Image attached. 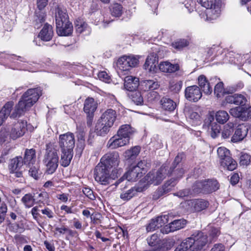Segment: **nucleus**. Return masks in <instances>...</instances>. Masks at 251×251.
Wrapping results in <instances>:
<instances>
[{
  "label": "nucleus",
  "mask_w": 251,
  "mask_h": 251,
  "mask_svg": "<svg viewBox=\"0 0 251 251\" xmlns=\"http://www.w3.org/2000/svg\"><path fill=\"white\" fill-rule=\"evenodd\" d=\"M138 63V59L134 56L124 55L118 60L117 65L121 71H129L135 67Z\"/></svg>",
  "instance_id": "nucleus-11"
},
{
  "label": "nucleus",
  "mask_w": 251,
  "mask_h": 251,
  "mask_svg": "<svg viewBox=\"0 0 251 251\" xmlns=\"http://www.w3.org/2000/svg\"><path fill=\"white\" fill-rule=\"evenodd\" d=\"M160 102L162 108L167 111H173L176 107V103L170 98L163 97L161 100Z\"/></svg>",
  "instance_id": "nucleus-35"
},
{
  "label": "nucleus",
  "mask_w": 251,
  "mask_h": 251,
  "mask_svg": "<svg viewBox=\"0 0 251 251\" xmlns=\"http://www.w3.org/2000/svg\"><path fill=\"white\" fill-rule=\"evenodd\" d=\"M167 176L166 165H163L157 171L148 173L145 178L148 183L158 185Z\"/></svg>",
  "instance_id": "nucleus-10"
},
{
  "label": "nucleus",
  "mask_w": 251,
  "mask_h": 251,
  "mask_svg": "<svg viewBox=\"0 0 251 251\" xmlns=\"http://www.w3.org/2000/svg\"><path fill=\"white\" fill-rule=\"evenodd\" d=\"M42 94V90L40 87L28 89L15 105L11 115L14 102L10 101L6 102L0 111V126L8 116L14 119L24 115L37 101Z\"/></svg>",
  "instance_id": "nucleus-1"
},
{
  "label": "nucleus",
  "mask_w": 251,
  "mask_h": 251,
  "mask_svg": "<svg viewBox=\"0 0 251 251\" xmlns=\"http://www.w3.org/2000/svg\"><path fill=\"white\" fill-rule=\"evenodd\" d=\"M216 121L221 124L226 123L229 118L228 113L225 110H219L215 114Z\"/></svg>",
  "instance_id": "nucleus-41"
},
{
  "label": "nucleus",
  "mask_w": 251,
  "mask_h": 251,
  "mask_svg": "<svg viewBox=\"0 0 251 251\" xmlns=\"http://www.w3.org/2000/svg\"><path fill=\"white\" fill-rule=\"evenodd\" d=\"M120 157L118 152H108L104 155L100 159V164L111 170L115 169L119 165Z\"/></svg>",
  "instance_id": "nucleus-9"
},
{
  "label": "nucleus",
  "mask_w": 251,
  "mask_h": 251,
  "mask_svg": "<svg viewBox=\"0 0 251 251\" xmlns=\"http://www.w3.org/2000/svg\"><path fill=\"white\" fill-rule=\"evenodd\" d=\"M134 132V128H132L129 125H124L120 126L117 131L118 136L126 137L129 140L131 136Z\"/></svg>",
  "instance_id": "nucleus-31"
},
{
  "label": "nucleus",
  "mask_w": 251,
  "mask_h": 251,
  "mask_svg": "<svg viewBox=\"0 0 251 251\" xmlns=\"http://www.w3.org/2000/svg\"><path fill=\"white\" fill-rule=\"evenodd\" d=\"M214 116L210 115L204 121L203 128L207 129L213 138H215L220 133L221 126L215 122H213Z\"/></svg>",
  "instance_id": "nucleus-13"
},
{
  "label": "nucleus",
  "mask_w": 251,
  "mask_h": 251,
  "mask_svg": "<svg viewBox=\"0 0 251 251\" xmlns=\"http://www.w3.org/2000/svg\"><path fill=\"white\" fill-rule=\"evenodd\" d=\"M36 16L34 19L35 27L39 28L42 23L45 21V14L41 11L35 12Z\"/></svg>",
  "instance_id": "nucleus-50"
},
{
  "label": "nucleus",
  "mask_w": 251,
  "mask_h": 251,
  "mask_svg": "<svg viewBox=\"0 0 251 251\" xmlns=\"http://www.w3.org/2000/svg\"><path fill=\"white\" fill-rule=\"evenodd\" d=\"M60 164L64 167H68L73 157V151H61Z\"/></svg>",
  "instance_id": "nucleus-36"
},
{
  "label": "nucleus",
  "mask_w": 251,
  "mask_h": 251,
  "mask_svg": "<svg viewBox=\"0 0 251 251\" xmlns=\"http://www.w3.org/2000/svg\"><path fill=\"white\" fill-rule=\"evenodd\" d=\"M251 162V156L246 153H242L240 157L239 164L247 166Z\"/></svg>",
  "instance_id": "nucleus-53"
},
{
  "label": "nucleus",
  "mask_w": 251,
  "mask_h": 251,
  "mask_svg": "<svg viewBox=\"0 0 251 251\" xmlns=\"http://www.w3.org/2000/svg\"><path fill=\"white\" fill-rule=\"evenodd\" d=\"M194 193L208 194L219 188V184L215 179H204L196 181L192 186Z\"/></svg>",
  "instance_id": "nucleus-5"
},
{
  "label": "nucleus",
  "mask_w": 251,
  "mask_h": 251,
  "mask_svg": "<svg viewBox=\"0 0 251 251\" xmlns=\"http://www.w3.org/2000/svg\"><path fill=\"white\" fill-rule=\"evenodd\" d=\"M87 24L81 19L78 18L75 22V27L77 33H81L87 27Z\"/></svg>",
  "instance_id": "nucleus-49"
},
{
  "label": "nucleus",
  "mask_w": 251,
  "mask_h": 251,
  "mask_svg": "<svg viewBox=\"0 0 251 251\" xmlns=\"http://www.w3.org/2000/svg\"><path fill=\"white\" fill-rule=\"evenodd\" d=\"M68 15L66 13V10L62 9L61 8H58L55 15L56 25H62V23L65 24L69 23Z\"/></svg>",
  "instance_id": "nucleus-32"
},
{
  "label": "nucleus",
  "mask_w": 251,
  "mask_h": 251,
  "mask_svg": "<svg viewBox=\"0 0 251 251\" xmlns=\"http://www.w3.org/2000/svg\"><path fill=\"white\" fill-rule=\"evenodd\" d=\"M129 141L126 137L118 136L117 133V135L110 139L107 146L111 149H114L126 145L129 143Z\"/></svg>",
  "instance_id": "nucleus-20"
},
{
  "label": "nucleus",
  "mask_w": 251,
  "mask_h": 251,
  "mask_svg": "<svg viewBox=\"0 0 251 251\" xmlns=\"http://www.w3.org/2000/svg\"><path fill=\"white\" fill-rule=\"evenodd\" d=\"M198 84L203 93L207 95L212 92V87L205 75H201L198 77Z\"/></svg>",
  "instance_id": "nucleus-25"
},
{
  "label": "nucleus",
  "mask_w": 251,
  "mask_h": 251,
  "mask_svg": "<svg viewBox=\"0 0 251 251\" xmlns=\"http://www.w3.org/2000/svg\"><path fill=\"white\" fill-rule=\"evenodd\" d=\"M189 45V41L185 39H179L172 43V46L177 50H181Z\"/></svg>",
  "instance_id": "nucleus-42"
},
{
  "label": "nucleus",
  "mask_w": 251,
  "mask_h": 251,
  "mask_svg": "<svg viewBox=\"0 0 251 251\" xmlns=\"http://www.w3.org/2000/svg\"><path fill=\"white\" fill-rule=\"evenodd\" d=\"M24 163L21 156H17L11 159L9 162L8 169L9 172H14L20 170Z\"/></svg>",
  "instance_id": "nucleus-28"
},
{
  "label": "nucleus",
  "mask_w": 251,
  "mask_h": 251,
  "mask_svg": "<svg viewBox=\"0 0 251 251\" xmlns=\"http://www.w3.org/2000/svg\"><path fill=\"white\" fill-rule=\"evenodd\" d=\"M61 151H73L75 145V139L74 134L70 132L61 134L58 141Z\"/></svg>",
  "instance_id": "nucleus-8"
},
{
  "label": "nucleus",
  "mask_w": 251,
  "mask_h": 251,
  "mask_svg": "<svg viewBox=\"0 0 251 251\" xmlns=\"http://www.w3.org/2000/svg\"><path fill=\"white\" fill-rule=\"evenodd\" d=\"M248 132V127L247 126L244 125L238 126L231 137V141L236 143L243 140L247 135Z\"/></svg>",
  "instance_id": "nucleus-19"
},
{
  "label": "nucleus",
  "mask_w": 251,
  "mask_h": 251,
  "mask_svg": "<svg viewBox=\"0 0 251 251\" xmlns=\"http://www.w3.org/2000/svg\"><path fill=\"white\" fill-rule=\"evenodd\" d=\"M148 164L147 161L143 160L139 161L136 165L134 166L139 172H144L145 173V172L146 171L147 168L148 167Z\"/></svg>",
  "instance_id": "nucleus-57"
},
{
  "label": "nucleus",
  "mask_w": 251,
  "mask_h": 251,
  "mask_svg": "<svg viewBox=\"0 0 251 251\" xmlns=\"http://www.w3.org/2000/svg\"><path fill=\"white\" fill-rule=\"evenodd\" d=\"M186 203L190 207L188 208L191 211H201L206 208L208 205V202L202 199L189 200Z\"/></svg>",
  "instance_id": "nucleus-17"
},
{
  "label": "nucleus",
  "mask_w": 251,
  "mask_h": 251,
  "mask_svg": "<svg viewBox=\"0 0 251 251\" xmlns=\"http://www.w3.org/2000/svg\"><path fill=\"white\" fill-rule=\"evenodd\" d=\"M198 2L200 3L202 6L206 9L212 7L214 3L213 0H198Z\"/></svg>",
  "instance_id": "nucleus-62"
},
{
  "label": "nucleus",
  "mask_w": 251,
  "mask_h": 251,
  "mask_svg": "<svg viewBox=\"0 0 251 251\" xmlns=\"http://www.w3.org/2000/svg\"><path fill=\"white\" fill-rule=\"evenodd\" d=\"M184 220H176L170 224V231H174L182 228L186 224Z\"/></svg>",
  "instance_id": "nucleus-46"
},
{
  "label": "nucleus",
  "mask_w": 251,
  "mask_h": 251,
  "mask_svg": "<svg viewBox=\"0 0 251 251\" xmlns=\"http://www.w3.org/2000/svg\"><path fill=\"white\" fill-rule=\"evenodd\" d=\"M183 158V154L178 153L176 156L171 166L169 168L166 166L167 176L173 177L167 181L162 188H158L153 195V199L157 200L160 197L169 192L181 178L184 173V170L181 163Z\"/></svg>",
  "instance_id": "nucleus-2"
},
{
  "label": "nucleus",
  "mask_w": 251,
  "mask_h": 251,
  "mask_svg": "<svg viewBox=\"0 0 251 251\" xmlns=\"http://www.w3.org/2000/svg\"><path fill=\"white\" fill-rule=\"evenodd\" d=\"M35 199L30 193L25 195L21 199V201L26 208L32 207L35 203Z\"/></svg>",
  "instance_id": "nucleus-38"
},
{
  "label": "nucleus",
  "mask_w": 251,
  "mask_h": 251,
  "mask_svg": "<svg viewBox=\"0 0 251 251\" xmlns=\"http://www.w3.org/2000/svg\"><path fill=\"white\" fill-rule=\"evenodd\" d=\"M129 97L132 101L137 105H142L143 103V97L139 91H134L131 92L129 94Z\"/></svg>",
  "instance_id": "nucleus-43"
},
{
  "label": "nucleus",
  "mask_w": 251,
  "mask_h": 251,
  "mask_svg": "<svg viewBox=\"0 0 251 251\" xmlns=\"http://www.w3.org/2000/svg\"><path fill=\"white\" fill-rule=\"evenodd\" d=\"M158 57L156 53H150L147 57L144 65L145 70L150 73H155L157 70Z\"/></svg>",
  "instance_id": "nucleus-15"
},
{
  "label": "nucleus",
  "mask_w": 251,
  "mask_h": 251,
  "mask_svg": "<svg viewBox=\"0 0 251 251\" xmlns=\"http://www.w3.org/2000/svg\"><path fill=\"white\" fill-rule=\"evenodd\" d=\"M53 35V31L51 25L46 24L39 34V37L44 41H50Z\"/></svg>",
  "instance_id": "nucleus-23"
},
{
  "label": "nucleus",
  "mask_w": 251,
  "mask_h": 251,
  "mask_svg": "<svg viewBox=\"0 0 251 251\" xmlns=\"http://www.w3.org/2000/svg\"><path fill=\"white\" fill-rule=\"evenodd\" d=\"M56 32L59 36H69L73 31V27L71 22L62 23V25H56Z\"/></svg>",
  "instance_id": "nucleus-24"
},
{
  "label": "nucleus",
  "mask_w": 251,
  "mask_h": 251,
  "mask_svg": "<svg viewBox=\"0 0 251 251\" xmlns=\"http://www.w3.org/2000/svg\"><path fill=\"white\" fill-rule=\"evenodd\" d=\"M97 107V103L94 99L89 98L85 100L84 104V111L86 113H94Z\"/></svg>",
  "instance_id": "nucleus-37"
},
{
  "label": "nucleus",
  "mask_w": 251,
  "mask_h": 251,
  "mask_svg": "<svg viewBox=\"0 0 251 251\" xmlns=\"http://www.w3.org/2000/svg\"><path fill=\"white\" fill-rule=\"evenodd\" d=\"M110 9L111 15L114 17H119L122 14L123 6L118 3H115L112 4Z\"/></svg>",
  "instance_id": "nucleus-45"
},
{
  "label": "nucleus",
  "mask_w": 251,
  "mask_h": 251,
  "mask_svg": "<svg viewBox=\"0 0 251 251\" xmlns=\"http://www.w3.org/2000/svg\"><path fill=\"white\" fill-rule=\"evenodd\" d=\"M144 172H139L133 166L125 174V176L129 181H135L143 176Z\"/></svg>",
  "instance_id": "nucleus-26"
},
{
  "label": "nucleus",
  "mask_w": 251,
  "mask_h": 251,
  "mask_svg": "<svg viewBox=\"0 0 251 251\" xmlns=\"http://www.w3.org/2000/svg\"><path fill=\"white\" fill-rule=\"evenodd\" d=\"M139 85L141 89L144 91L157 89L159 86L158 82L153 80H145L142 81Z\"/></svg>",
  "instance_id": "nucleus-33"
},
{
  "label": "nucleus",
  "mask_w": 251,
  "mask_h": 251,
  "mask_svg": "<svg viewBox=\"0 0 251 251\" xmlns=\"http://www.w3.org/2000/svg\"><path fill=\"white\" fill-rule=\"evenodd\" d=\"M219 0H215V2L213 3L212 7H210L206 12L207 18L210 20H215L217 19L220 15V10L219 6L218 4H216Z\"/></svg>",
  "instance_id": "nucleus-34"
},
{
  "label": "nucleus",
  "mask_w": 251,
  "mask_h": 251,
  "mask_svg": "<svg viewBox=\"0 0 251 251\" xmlns=\"http://www.w3.org/2000/svg\"><path fill=\"white\" fill-rule=\"evenodd\" d=\"M192 235L191 237L186 238L181 242L185 248H186V251L189 249L191 248L193 251V247L194 246L195 241H194Z\"/></svg>",
  "instance_id": "nucleus-54"
},
{
  "label": "nucleus",
  "mask_w": 251,
  "mask_h": 251,
  "mask_svg": "<svg viewBox=\"0 0 251 251\" xmlns=\"http://www.w3.org/2000/svg\"><path fill=\"white\" fill-rule=\"evenodd\" d=\"M186 114L191 119L196 121H200V116L198 113L194 111L192 109H189L186 112Z\"/></svg>",
  "instance_id": "nucleus-60"
},
{
  "label": "nucleus",
  "mask_w": 251,
  "mask_h": 251,
  "mask_svg": "<svg viewBox=\"0 0 251 251\" xmlns=\"http://www.w3.org/2000/svg\"><path fill=\"white\" fill-rule=\"evenodd\" d=\"M168 216L163 215L157 217L156 219H152L147 226L148 232L151 231L158 228L168 222Z\"/></svg>",
  "instance_id": "nucleus-18"
},
{
  "label": "nucleus",
  "mask_w": 251,
  "mask_h": 251,
  "mask_svg": "<svg viewBox=\"0 0 251 251\" xmlns=\"http://www.w3.org/2000/svg\"><path fill=\"white\" fill-rule=\"evenodd\" d=\"M247 108L243 106H237L231 108L229 113L234 117L239 118L243 121H247L248 117H246Z\"/></svg>",
  "instance_id": "nucleus-27"
},
{
  "label": "nucleus",
  "mask_w": 251,
  "mask_h": 251,
  "mask_svg": "<svg viewBox=\"0 0 251 251\" xmlns=\"http://www.w3.org/2000/svg\"><path fill=\"white\" fill-rule=\"evenodd\" d=\"M139 78L133 76H127L125 78L124 87L128 91L132 92L139 86Z\"/></svg>",
  "instance_id": "nucleus-22"
},
{
  "label": "nucleus",
  "mask_w": 251,
  "mask_h": 251,
  "mask_svg": "<svg viewBox=\"0 0 251 251\" xmlns=\"http://www.w3.org/2000/svg\"><path fill=\"white\" fill-rule=\"evenodd\" d=\"M43 161L46 167V172L48 174L54 173L59 163L57 150L47 145Z\"/></svg>",
  "instance_id": "nucleus-4"
},
{
  "label": "nucleus",
  "mask_w": 251,
  "mask_h": 251,
  "mask_svg": "<svg viewBox=\"0 0 251 251\" xmlns=\"http://www.w3.org/2000/svg\"><path fill=\"white\" fill-rule=\"evenodd\" d=\"M140 151V148L139 147H134L130 150H128L126 152V155L131 159L134 158L136 156Z\"/></svg>",
  "instance_id": "nucleus-58"
},
{
  "label": "nucleus",
  "mask_w": 251,
  "mask_h": 251,
  "mask_svg": "<svg viewBox=\"0 0 251 251\" xmlns=\"http://www.w3.org/2000/svg\"><path fill=\"white\" fill-rule=\"evenodd\" d=\"M29 175L33 177L35 179H38L41 175V172L40 171V166L38 164H36L33 165L32 164V165L30 166V164L29 165Z\"/></svg>",
  "instance_id": "nucleus-44"
},
{
  "label": "nucleus",
  "mask_w": 251,
  "mask_h": 251,
  "mask_svg": "<svg viewBox=\"0 0 251 251\" xmlns=\"http://www.w3.org/2000/svg\"><path fill=\"white\" fill-rule=\"evenodd\" d=\"M183 82L181 80L175 81L173 80L170 82L169 89L175 93H178L182 87Z\"/></svg>",
  "instance_id": "nucleus-47"
},
{
  "label": "nucleus",
  "mask_w": 251,
  "mask_h": 251,
  "mask_svg": "<svg viewBox=\"0 0 251 251\" xmlns=\"http://www.w3.org/2000/svg\"><path fill=\"white\" fill-rule=\"evenodd\" d=\"M82 192L90 200H95L96 199L94 192L90 188L88 187H84L82 189Z\"/></svg>",
  "instance_id": "nucleus-61"
},
{
  "label": "nucleus",
  "mask_w": 251,
  "mask_h": 251,
  "mask_svg": "<svg viewBox=\"0 0 251 251\" xmlns=\"http://www.w3.org/2000/svg\"><path fill=\"white\" fill-rule=\"evenodd\" d=\"M192 236L194 241H195L193 251L201 250L208 241L207 236L201 231H198L197 233L193 234Z\"/></svg>",
  "instance_id": "nucleus-16"
},
{
  "label": "nucleus",
  "mask_w": 251,
  "mask_h": 251,
  "mask_svg": "<svg viewBox=\"0 0 251 251\" xmlns=\"http://www.w3.org/2000/svg\"><path fill=\"white\" fill-rule=\"evenodd\" d=\"M225 100L227 103L241 106L245 105L247 101L246 97L240 94L228 95L226 97Z\"/></svg>",
  "instance_id": "nucleus-21"
},
{
  "label": "nucleus",
  "mask_w": 251,
  "mask_h": 251,
  "mask_svg": "<svg viewBox=\"0 0 251 251\" xmlns=\"http://www.w3.org/2000/svg\"><path fill=\"white\" fill-rule=\"evenodd\" d=\"M234 131V124L229 122L224 126L222 131V137L224 139L229 138L233 134Z\"/></svg>",
  "instance_id": "nucleus-39"
},
{
  "label": "nucleus",
  "mask_w": 251,
  "mask_h": 251,
  "mask_svg": "<svg viewBox=\"0 0 251 251\" xmlns=\"http://www.w3.org/2000/svg\"><path fill=\"white\" fill-rule=\"evenodd\" d=\"M35 158V150L31 149H26L25 152L24 157L23 159V161L25 164H28L30 165V164H33V161H34V159Z\"/></svg>",
  "instance_id": "nucleus-40"
},
{
  "label": "nucleus",
  "mask_w": 251,
  "mask_h": 251,
  "mask_svg": "<svg viewBox=\"0 0 251 251\" xmlns=\"http://www.w3.org/2000/svg\"><path fill=\"white\" fill-rule=\"evenodd\" d=\"M158 67L161 72L167 73H174L179 69L177 64H173L169 62H161Z\"/></svg>",
  "instance_id": "nucleus-30"
},
{
  "label": "nucleus",
  "mask_w": 251,
  "mask_h": 251,
  "mask_svg": "<svg viewBox=\"0 0 251 251\" xmlns=\"http://www.w3.org/2000/svg\"><path fill=\"white\" fill-rule=\"evenodd\" d=\"M8 138V134L5 130H1L0 132V144H3L6 142Z\"/></svg>",
  "instance_id": "nucleus-64"
},
{
  "label": "nucleus",
  "mask_w": 251,
  "mask_h": 251,
  "mask_svg": "<svg viewBox=\"0 0 251 251\" xmlns=\"http://www.w3.org/2000/svg\"><path fill=\"white\" fill-rule=\"evenodd\" d=\"M26 130V121L24 120L18 121L13 125L10 132V136L13 140H15L23 136Z\"/></svg>",
  "instance_id": "nucleus-12"
},
{
  "label": "nucleus",
  "mask_w": 251,
  "mask_h": 251,
  "mask_svg": "<svg viewBox=\"0 0 251 251\" xmlns=\"http://www.w3.org/2000/svg\"><path fill=\"white\" fill-rule=\"evenodd\" d=\"M143 191V188L140 187H133L130 189L123 192L120 195V198L124 201H127L135 196L138 192Z\"/></svg>",
  "instance_id": "nucleus-29"
},
{
  "label": "nucleus",
  "mask_w": 251,
  "mask_h": 251,
  "mask_svg": "<svg viewBox=\"0 0 251 251\" xmlns=\"http://www.w3.org/2000/svg\"><path fill=\"white\" fill-rule=\"evenodd\" d=\"M192 195V191L189 188H186L181 190L178 192L174 194V196H177L179 198H183Z\"/></svg>",
  "instance_id": "nucleus-56"
},
{
  "label": "nucleus",
  "mask_w": 251,
  "mask_h": 251,
  "mask_svg": "<svg viewBox=\"0 0 251 251\" xmlns=\"http://www.w3.org/2000/svg\"><path fill=\"white\" fill-rule=\"evenodd\" d=\"M214 94L217 98H220L225 93L224 89V83L222 82L218 83L214 87Z\"/></svg>",
  "instance_id": "nucleus-52"
},
{
  "label": "nucleus",
  "mask_w": 251,
  "mask_h": 251,
  "mask_svg": "<svg viewBox=\"0 0 251 251\" xmlns=\"http://www.w3.org/2000/svg\"><path fill=\"white\" fill-rule=\"evenodd\" d=\"M111 170L99 163L94 170V177L96 181L101 185L109 184L110 180V172Z\"/></svg>",
  "instance_id": "nucleus-7"
},
{
  "label": "nucleus",
  "mask_w": 251,
  "mask_h": 251,
  "mask_svg": "<svg viewBox=\"0 0 251 251\" xmlns=\"http://www.w3.org/2000/svg\"><path fill=\"white\" fill-rule=\"evenodd\" d=\"M244 87V84L242 82H238L236 84L228 86L226 89V93L232 94L236 91H239Z\"/></svg>",
  "instance_id": "nucleus-51"
},
{
  "label": "nucleus",
  "mask_w": 251,
  "mask_h": 251,
  "mask_svg": "<svg viewBox=\"0 0 251 251\" xmlns=\"http://www.w3.org/2000/svg\"><path fill=\"white\" fill-rule=\"evenodd\" d=\"M217 154L221 160V164L229 171L235 170L237 166L236 162L230 156V151L225 147H219L217 149Z\"/></svg>",
  "instance_id": "nucleus-6"
},
{
  "label": "nucleus",
  "mask_w": 251,
  "mask_h": 251,
  "mask_svg": "<svg viewBox=\"0 0 251 251\" xmlns=\"http://www.w3.org/2000/svg\"><path fill=\"white\" fill-rule=\"evenodd\" d=\"M117 118V112L111 108L106 109L98 121L95 132L99 136H104L110 130Z\"/></svg>",
  "instance_id": "nucleus-3"
},
{
  "label": "nucleus",
  "mask_w": 251,
  "mask_h": 251,
  "mask_svg": "<svg viewBox=\"0 0 251 251\" xmlns=\"http://www.w3.org/2000/svg\"><path fill=\"white\" fill-rule=\"evenodd\" d=\"M220 230L218 228L211 227L209 231V242L211 243L214 241L220 234Z\"/></svg>",
  "instance_id": "nucleus-55"
},
{
  "label": "nucleus",
  "mask_w": 251,
  "mask_h": 251,
  "mask_svg": "<svg viewBox=\"0 0 251 251\" xmlns=\"http://www.w3.org/2000/svg\"><path fill=\"white\" fill-rule=\"evenodd\" d=\"M160 239L157 234H154L152 235L150 238L147 239V242L151 248H155L156 249H159Z\"/></svg>",
  "instance_id": "nucleus-48"
},
{
  "label": "nucleus",
  "mask_w": 251,
  "mask_h": 251,
  "mask_svg": "<svg viewBox=\"0 0 251 251\" xmlns=\"http://www.w3.org/2000/svg\"><path fill=\"white\" fill-rule=\"evenodd\" d=\"M184 94L186 100L193 102L198 101L202 97V92L199 87L197 85L187 87Z\"/></svg>",
  "instance_id": "nucleus-14"
},
{
  "label": "nucleus",
  "mask_w": 251,
  "mask_h": 251,
  "mask_svg": "<svg viewBox=\"0 0 251 251\" xmlns=\"http://www.w3.org/2000/svg\"><path fill=\"white\" fill-rule=\"evenodd\" d=\"M7 211V205L5 203H2L0 206V225L4 222Z\"/></svg>",
  "instance_id": "nucleus-59"
},
{
  "label": "nucleus",
  "mask_w": 251,
  "mask_h": 251,
  "mask_svg": "<svg viewBox=\"0 0 251 251\" xmlns=\"http://www.w3.org/2000/svg\"><path fill=\"white\" fill-rule=\"evenodd\" d=\"M43 214L46 215L49 218L51 219L54 216V213L48 207H46L41 210Z\"/></svg>",
  "instance_id": "nucleus-63"
}]
</instances>
